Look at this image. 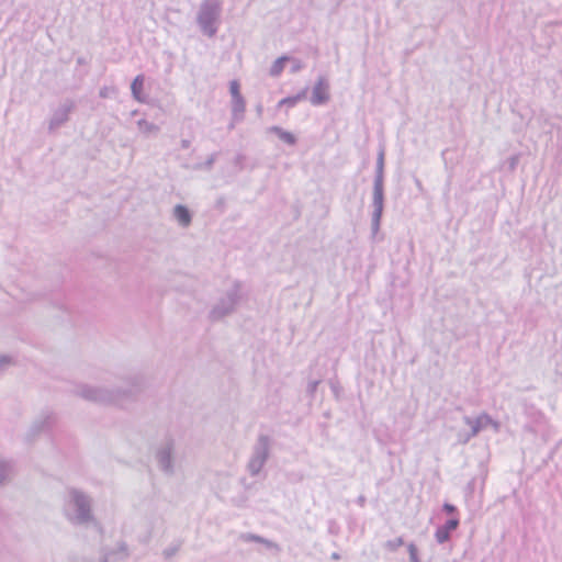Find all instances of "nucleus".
Returning <instances> with one entry per match:
<instances>
[{
	"instance_id": "nucleus-1",
	"label": "nucleus",
	"mask_w": 562,
	"mask_h": 562,
	"mask_svg": "<svg viewBox=\"0 0 562 562\" xmlns=\"http://www.w3.org/2000/svg\"><path fill=\"white\" fill-rule=\"evenodd\" d=\"M124 382L125 386L115 387L81 384L78 386L77 394L89 402L103 405L136 401L145 389V378L140 374H133L126 376Z\"/></svg>"
},
{
	"instance_id": "nucleus-2",
	"label": "nucleus",
	"mask_w": 562,
	"mask_h": 562,
	"mask_svg": "<svg viewBox=\"0 0 562 562\" xmlns=\"http://www.w3.org/2000/svg\"><path fill=\"white\" fill-rule=\"evenodd\" d=\"M222 14V3L218 0H204L200 4L196 23L202 33L214 37L218 31L217 23Z\"/></svg>"
},
{
	"instance_id": "nucleus-3",
	"label": "nucleus",
	"mask_w": 562,
	"mask_h": 562,
	"mask_svg": "<svg viewBox=\"0 0 562 562\" xmlns=\"http://www.w3.org/2000/svg\"><path fill=\"white\" fill-rule=\"evenodd\" d=\"M241 282L235 280L233 285L226 291L225 295L218 300V302L212 307L209 313V318L212 322H218L224 317L233 314L236 311V306L241 300L240 295Z\"/></svg>"
},
{
	"instance_id": "nucleus-4",
	"label": "nucleus",
	"mask_w": 562,
	"mask_h": 562,
	"mask_svg": "<svg viewBox=\"0 0 562 562\" xmlns=\"http://www.w3.org/2000/svg\"><path fill=\"white\" fill-rule=\"evenodd\" d=\"M69 503L75 508L77 524H87L93 519L91 501L86 493L78 488L71 487L69 490Z\"/></svg>"
},
{
	"instance_id": "nucleus-5",
	"label": "nucleus",
	"mask_w": 562,
	"mask_h": 562,
	"mask_svg": "<svg viewBox=\"0 0 562 562\" xmlns=\"http://www.w3.org/2000/svg\"><path fill=\"white\" fill-rule=\"evenodd\" d=\"M372 214H371V234L374 237L380 228L385 209V187L372 188Z\"/></svg>"
},
{
	"instance_id": "nucleus-6",
	"label": "nucleus",
	"mask_w": 562,
	"mask_h": 562,
	"mask_svg": "<svg viewBox=\"0 0 562 562\" xmlns=\"http://www.w3.org/2000/svg\"><path fill=\"white\" fill-rule=\"evenodd\" d=\"M173 451L175 440L173 438L168 437L156 452V460L159 469L168 475H171L175 472Z\"/></svg>"
},
{
	"instance_id": "nucleus-7",
	"label": "nucleus",
	"mask_w": 562,
	"mask_h": 562,
	"mask_svg": "<svg viewBox=\"0 0 562 562\" xmlns=\"http://www.w3.org/2000/svg\"><path fill=\"white\" fill-rule=\"evenodd\" d=\"M229 93L232 95L233 120L243 121L246 110V101L240 92V83L237 79L229 81Z\"/></svg>"
},
{
	"instance_id": "nucleus-8",
	"label": "nucleus",
	"mask_w": 562,
	"mask_h": 562,
	"mask_svg": "<svg viewBox=\"0 0 562 562\" xmlns=\"http://www.w3.org/2000/svg\"><path fill=\"white\" fill-rule=\"evenodd\" d=\"M330 85L325 76H319L312 88L310 101L313 105L319 106L330 100Z\"/></svg>"
},
{
	"instance_id": "nucleus-9",
	"label": "nucleus",
	"mask_w": 562,
	"mask_h": 562,
	"mask_svg": "<svg viewBox=\"0 0 562 562\" xmlns=\"http://www.w3.org/2000/svg\"><path fill=\"white\" fill-rule=\"evenodd\" d=\"M55 422L56 417L52 413L46 414L41 419L35 420L25 435L26 442L32 443L40 434L49 431L53 428Z\"/></svg>"
},
{
	"instance_id": "nucleus-10",
	"label": "nucleus",
	"mask_w": 562,
	"mask_h": 562,
	"mask_svg": "<svg viewBox=\"0 0 562 562\" xmlns=\"http://www.w3.org/2000/svg\"><path fill=\"white\" fill-rule=\"evenodd\" d=\"M76 104L72 100L67 99L59 108H57L50 117L48 128L54 131L63 126L69 120V114L74 111Z\"/></svg>"
},
{
	"instance_id": "nucleus-11",
	"label": "nucleus",
	"mask_w": 562,
	"mask_h": 562,
	"mask_svg": "<svg viewBox=\"0 0 562 562\" xmlns=\"http://www.w3.org/2000/svg\"><path fill=\"white\" fill-rule=\"evenodd\" d=\"M463 420L471 427L470 435L476 436L487 426L493 425L495 428L498 427V423L495 422L487 413L480 414L476 418L464 416Z\"/></svg>"
},
{
	"instance_id": "nucleus-12",
	"label": "nucleus",
	"mask_w": 562,
	"mask_h": 562,
	"mask_svg": "<svg viewBox=\"0 0 562 562\" xmlns=\"http://www.w3.org/2000/svg\"><path fill=\"white\" fill-rule=\"evenodd\" d=\"M460 526L459 517H450L442 525H439L435 531V539L438 544H443L450 540L451 533Z\"/></svg>"
},
{
	"instance_id": "nucleus-13",
	"label": "nucleus",
	"mask_w": 562,
	"mask_h": 562,
	"mask_svg": "<svg viewBox=\"0 0 562 562\" xmlns=\"http://www.w3.org/2000/svg\"><path fill=\"white\" fill-rule=\"evenodd\" d=\"M271 443L272 439L268 435L260 434L252 447L251 456L267 462L270 457Z\"/></svg>"
},
{
	"instance_id": "nucleus-14",
	"label": "nucleus",
	"mask_w": 562,
	"mask_h": 562,
	"mask_svg": "<svg viewBox=\"0 0 562 562\" xmlns=\"http://www.w3.org/2000/svg\"><path fill=\"white\" fill-rule=\"evenodd\" d=\"M384 179H385V149H384V146H380L378 157H376V164H375L373 187H385Z\"/></svg>"
},
{
	"instance_id": "nucleus-15",
	"label": "nucleus",
	"mask_w": 562,
	"mask_h": 562,
	"mask_svg": "<svg viewBox=\"0 0 562 562\" xmlns=\"http://www.w3.org/2000/svg\"><path fill=\"white\" fill-rule=\"evenodd\" d=\"M173 217L177 220L180 226L189 227L192 223L193 214L191 210L184 204H177L173 207Z\"/></svg>"
},
{
	"instance_id": "nucleus-16",
	"label": "nucleus",
	"mask_w": 562,
	"mask_h": 562,
	"mask_svg": "<svg viewBox=\"0 0 562 562\" xmlns=\"http://www.w3.org/2000/svg\"><path fill=\"white\" fill-rule=\"evenodd\" d=\"M145 75H137L131 82V92L134 100L144 103L147 95L144 92Z\"/></svg>"
},
{
	"instance_id": "nucleus-17",
	"label": "nucleus",
	"mask_w": 562,
	"mask_h": 562,
	"mask_svg": "<svg viewBox=\"0 0 562 562\" xmlns=\"http://www.w3.org/2000/svg\"><path fill=\"white\" fill-rule=\"evenodd\" d=\"M308 87H304L302 90H300L296 94L288 95L283 99H281L278 102V108L286 106V108H294L299 102L303 101L307 97Z\"/></svg>"
},
{
	"instance_id": "nucleus-18",
	"label": "nucleus",
	"mask_w": 562,
	"mask_h": 562,
	"mask_svg": "<svg viewBox=\"0 0 562 562\" xmlns=\"http://www.w3.org/2000/svg\"><path fill=\"white\" fill-rule=\"evenodd\" d=\"M268 131L274 135H277L282 142H284L289 146H295L297 144V137L281 126L273 125L268 128Z\"/></svg>"
},
{
	"instance_id": "nucleus-19",
	"label": "nucleus",
	"mask_w": 562,
	"mask_h": 562,
	"mask_svg": "<svg viewBox=\"0 0 562 562\" xmlns=\"http://www.w3.org/2000/svg\"><path fill=\"white\" fill-rule=\"evenodd\" d=\"M290 60V55L283 54L278 57L269 69V75L273 78L279 77L285 67V64Z\"/></svg>"
},
{
	"instance_id": "nucleus-20",
	"label": "nucleus",
	"mask_w": 562,
	"mask_h": 562,
	"mask_svg": "<svg viewBox=\"0 0 562 562\" xmlns=\"http://www.w3.org/2000/svg\"><path fill=\"white\" fill-rule=\"evenodd\" d=\"M13 472V462L0 459V486L8 483Z\"/></svg>"
},
{
	"instance_id": "nucleus-21",
	"label": "nucleus",
	"mask_w": 562,
	"mask_h": 562,
	"mask_svg": "<svg viewBox=\"0 0 562 562\" xmlns=\"http://www.w3.org/2000/svg\"><path fill=\"white\" fill-rule=\"evenodd\" d=\"M265 464H266V461L260 460V459L258 460L251 456L248 461V464H247V470L251 476H256L261 472Z\"/></svg>"
},
{
	"instance_id": "nucleus-22",
	"label": "nucleus",
	"mask_w": 562,
	"mask_h": 562,
	"mask_svg": "<svg viewBox=\"0 0 562 562\" xmlns=\"http://www.w3.org/2000/svg\"><path fill=\"white\" fill-rule=\"evenodd\" d=\"M137 125H138L139 130L145 134H151V133L159 132V126H157L156 124H154L151 122H148L145 119L139 120L137 122Z\"/></svg>"
},
{
	"instance_id": "nucleus-23",
	"label": "nucleus",
	"mask_w": 562,
	"mask_h": 562,
	"mask_svg": "<svg viewBox=\"0 0 562 562\" xmlns=\"http://www.w3.org/2000/svg\"><path fill=\"white\" fill-rule=\"evenodd\" d=\"M404 544L403 537H397L392 540H387L384 544V548L387 549L391 552H395L400 547Z\"/></svg>"
},
{
	"instance_id": "nucleus-24",
	"label": "nucleus",
	"mask_w": 562,
	"mask_h": 562,
	"mask_svg": "<svg viewBox=\"0 0 562 562\" xmlns=\"http://www.w3.org/2000/svg\"><path fill=\"white\" fill-rule=\"evenodd\" d=\"M407 551L409 554V562H422L418 548L414 542L407 544Z\"/></svg>"
},
{
	"instance_id": "nucleus-25",
	"label": "nucleus",
	"mask_w": 562,
	"mask_h": 562,
	"mask_svg": "<svg viewBox=\"0 0 562 562\" xmlns=\"http://www.w3.org/2000/svg\"><path fill=\"white\" fill-rule=\"evenodd\" d=\"M289 61L291 63V68H290L291 74H297L301 70H303L305 67L304 63L299 58L290 56Z\"/></svg>"
},
{
	"instance_id": "nucleus-26",
	"label": "nucleus",
	"mask_w": 562,
	"mask_h": 562,
	"mask_svg": "<svg viewBox=\"0 0 562 562\" xmlns=\"http://www.w3.org/2000/svg\"><path fill=\"white\" fill-rule=\"evenodd\" d=\"M180 547H181V543H177V544H171V546L167 547L166 549H164L162 554H164L165 559L169 560L172 557H175L178 553V551L180 550Z\"/></svg>"
},
{
	"instance_id": "nucleus-27",
	"label": "nucleus",
	"mask_w": 562,
	"mask_h": 562,
	"mask_svg": "<svg viewBox=\"0 0 562 562\" xmlns=\"http://www.w3.org/2000/svg\"><path fill=\"white\" fill-rule=\"evenodd\" d=\"M442 512L450 515L451 517H459V510L457 506L451 503L445 502L442 504Z\"/></svg>"
},
{
	"instance_id": "nucleus-28",
	"label": "nucleus",
	"mask_w": 562,
	"mask_h": 562,
	"mask_svg": "<svg viewBox=\"0 0 562 562\" xmlns=\"http://www.w3.org/2000/svg\"><path fill=\"white\" fill-rule=\"evenodd\" d=\"M319 383H321V380H314V381L308 382L307 387H306V395L311 400H313L315 397V393L317 391Z\"/></svg>"
},
{
	"instance_id": "nucleus-29",
	"label": "nucleus",
	"mask_w": 562,
	"mask_h": 562,
	"mask_svg": "<svg viewBox=\"0 0 562 562\" xmlns=\"http://www.w3.org/2000/svg\"><path fill=\"white\" fill-rule=\"evenodd\" d=\"M520 156L519 155H513L506 160V167L507 169L513 172L519 162Z\"/></svg>"
},
{
	"instance_id": "nucleus-30",
	"label": "nucleus",
	"mask_w": 562,
	"mask_h": 562,
	"mask_svg": "<svg viewBox=\"0 0 562 562\" xmlns=\"http://www.w3.org/2000/svg\"><path fill=\"white\" fill-rule=\"evenodd\" d=\"M328 533L331 536H338L340 533V526L335 519L328 520Z\"/></svg>"
},
{
	"instance_id": "nucleus-31",
	"label": "nucleus",
	"mask_w": 562,
	"mask_h": 562,
	"mask_svg": "<svg viewBox=\"0 0 562 562\" xmlns=\"http://www.w3.org/2000/svg\"><path fill=\"white\" fill-rule=\"evenodd\" d=\"M474 436L470 435V431L467 430H460L458 432L457 442L461 445L468 443Z\"/></svg>"
},
{
	"instance_id": "nucleus-32",
	"label": "nucleus",
	"mask_w": 562,
	"mask_h": 562,
	"mask_svg": "<svg viewBox=\"0 0 562 562\" xmlns=\"http://www.w3.org/2000/svg\"><path fill=\"white\" fill-rule=\"evenodd\" d=\"M116 89L114 87L104 86L99 90V97L102 99H106L110 95V92H115Z\"/></svg>"
},
{
	"instance_id": "nucleus-33",
	"label": "nucleus",
	"mask_w": 562,
	"mask_h": 562,
	"mask_svg": "<svg viewBox=\"0 0 562 562\" xmlns=\"http://www.w3.org/2000/svg\"><path fill=\"white\" fill-rule=\"evenodd\" d=\"M246 160V156L244 154H237L234 159V165L239 169L243 170L245 168L244 161Z\"/></svg>"
},
{
	"instance_id": "nucleus-34",
	"label": "nucleus",
	"mask_w": 562,
	"mask_h": 562,
	"mask_svg": "<svg viewBox=\"0 0 562 562\" xmlns=\"http://www.w3.org/2000/svg\"><path fill=\"white\" fill-rule=\"evenodd\" d=\"M216 157H217V153L211 154L204 162V168L207 170L212 169L214 166V162L216 160Z\"/></svg>"
},
{
	"instance_id": "nucleus-35",
	"label": "nucleus",
	"mask_w": 562,
	"mask_h": 562,
	"mask_svg": "<svg viewBox=\"0 0 562 562\" xmlns=\"http://www.w3.org/2000/svg\"><path fill=\"white\" fill-rule=\"evenodd\" d=\"M13 361L12 357L8 355H1L0 356V371L5 368L7 366L11 364Z\"/></svg>"
},
{
	"instance_id": "nucleus-36",
	"label": "nucleus",
	"mask_w": 562,
	"mask_h": 562,
	"mask_svg": "<svg viewBox=\"0 0 562 562\" xmlns=\"http://www.w3.org/2000/svg\"><path fill=\"white\" fill-rule=\"evenodd\" d=\"M225 207H226V199L224 196L217 198V200L215 202V209L221 211L222 213H224Z\"/></svg>"
},
{
	"instance_id": "nucleus-37",
	"label": "nucleus",
	"mask_w": 562,
	"mask_h": 562,
	"mask_svg": "<svg viewBox=\"0 0 562 562\" xmlns=\"http://www.w3.org/2000/svg\"><path fill=\"white\" fill-rule=\"evenodd\" d=\"M249 539H251L252 541H256V542H261V543H266L267 546H272L273 543L260 536H257V535H252V533H249Z\"/></svg>"
},
{
	"instance_id": "nucleus-38",
	"label": "nucleus",
	"mask_w": 562,
	"mask_h": 562,
	"mask_svg": "<svg viewBox=\"0 0 562 562\" xmlns=\"http://www.w3.org/2000/svg\"><path fill=\"white\" fill-rule=\"evenodd\" d=\"M414 183L417 187L418 191L423 193L424 187H423L420 179H418L417 177H414Z\"/></svg>"
},
{
	"instance_id": "nucleus-39",
	"label": "nucleus",
	"mask_w": 562,
	"mask_h": 562,
	"mask_svg": "<svg viewBox=\"0 0 562 562\" xmlns=\"http://www.w3.org/2000/svg\"><path fill=\"white\" fill-rule=\"evenodd\" d=\"M357 504L360 506V507H364L366 503H367V498L364 495H360L358 496L357 498Z\"/></svg>"
},
{
	"instance_id": "nucleus-40",
	"label": "nucleus",
	"mask_w": 562,
	"mask_h": 562,
	"mask_svg": "<svg viewBox=\"0 0 562 562\" xmlns=\"http://www.w3.org/2000/svg\"><path fill=\"white\" fill-rule=\"evenodd\" d=\"M474 485H475V480H474V479H472V480L468 483V485H467V491H468L469 493H473V491H474Z\"/></svg>"
},
{
	"instance_id": "nucleus-41",
	"label": "nucleus",
	"mask_w": 562,
	"mask_h": 562,
	"mask_svg": "<svg viewBox=\"0 0 562 562\" xmlns=\"http://www.w3.org/2000/svg\"><path fill=\"white\" fill-rule=\"evenodd\" d=\"M76 63L78 66H83V65H87L88 64V60L83 57V56H79L77 59H76Z\"/></svg>"
},
{
	"instance_id": "nucleus-42",
	"label": "nucleus",
	"mask_w": 562,
	"mask_h": 562,
	"mask_svg": "<svg viewBox=\"0 0 562 562\" xmlns=\"http://www.w3.org/2000/svg\"><path fill=\"white\" fill-rule=\"evenodd\" d=\"M191 146V142L189 139L181 140V148L188 149Z\"/></svg>"
},
{
	"instance_id": "nucleus-43",
	"label": "nucleus",
	"mask_w": 562,
	"mask_h": 562,
	"mask_svg": "<svg viewBox=\"0 0 562 562\" xmlns=\"http://www.w3.org/2000/svg\"><path fill=\"white\" fill-rule=\"evenodd\" d=\"M330 559L334 560V561H337L340 559V554L338 552H334L331 555H330Z\"/></svg>"
},
{
	"instance_id": "nucleus-44",
	"label": "nucleus",
	"mask_w": 562,
	"mask_h": 562,
	"mask_svg": "<svg viewBox=\"0 0 562 562\" xmlns=\"http://www.w3.org/2000/svg\"><path fill=\"white\" fill-rule=\"evenodd\" d=\"M331 390L336 396H338V387L335 384H331Z\"/></svg>"
},
{
	"instance_id": "nucleus-45",
	"label": "nucleus",
	"mask_w": 562,
	"mask_h": 562,
	"mask_svg": "<svg viewBox=\"0 0 562 562\" xmlns=\"http://www.w3.org/2000/svg\"><path fill=\"white\" fill-rule=\"evenodd\" d=\"M236 122H237V121H234V120L232 119V122H231V123H229V125H228V130H233V128L235 127V123H236Z\"/></svg>"
},
{
	"instance_id": "nucleus-46",
	"label": "nucleus",
	"mask_w": 562,
	"mask_h": 562,
	"mask_svg": "<svg viewBox=\"0 0 562 562\" xmlns=\"http://www.w3.org/2000/svg\"><path fill=\"white\" fill-rule=\"evenodd\" d=\"M536 415H537V420L543 418V414L541 412H537Z\"/></svg>"
},
{
	"instance_id": "nucleus-47",
	"label": "nucleus",
	"mask_w": 562,
	"mask_h": 562,
	"mask_svg": "<svg viewBox=\"0 0 562 562\" xmlns=\"http://www.w3.org/2000/svg\"><path fill=\"white\" fill-rule=\"evenodd\" d=\"M257 112H258V114H261V112H262V105L261 104L257 105Z\"/></svg>"
},
{
	"instance_id": "nucleus-48",
	"label": "nucleus",
	"mask_w": 562,
	"mask_h": 562,
	"mask_svg": "<svg viewBox=\"0 0 562 562\" xmlns=\"http://www.w3.org/2000/svg\"><path fill=\"white\" fill-rule=\"evenodd\" d=\"M100 562H108V557L106 555L102 557Z\"/></svg>"
},
{
	"instance_id": "nucleus-49",
	"label": "nucleus",
	"mask_w": 562,
	"mask_h": 562,
	"mask_svg": "<svg viewBox=\"0 0 562 562\" xmlns=\"http://www.w3.org/2000/svg\"><path fill=\"white\" fill-rule=\"evenodd\" d=\"M88 75V71L86 70L82 75H81V78L87 76Z\"/></svg>"
},
{
	"instance_id": "nucleus-50",
	"label": "nucleus",
	"mask_w": 562,
	"mask_h": 562,
	"mask_svg": "<svg viewBox=\"0 0 562 562\" xmlns=\"http://www.w3.org/2000/svg\"><path fill=\"white\" fill-rule=\"evenodd\" d=\"M239 503H240V499H237V503H235L236 506H239L240 505Z\"/></svg>"
},
{
	"instance_id": "nucleus-51",
	"label": "nucleus",
	"mask_w": 562,
	"mask_h": 562,
	"mask_svg": "<svg viewBox=\"0 0 562 562\" xmlns=\"http://www.w3.org/2000/svg\"><path fill=\"white\" fill-rule=\"evenodd\" d=\"M239 503H240V499H237V503H235L236 506H239L240 505Z\"/></svg>"
}]
</instances>
